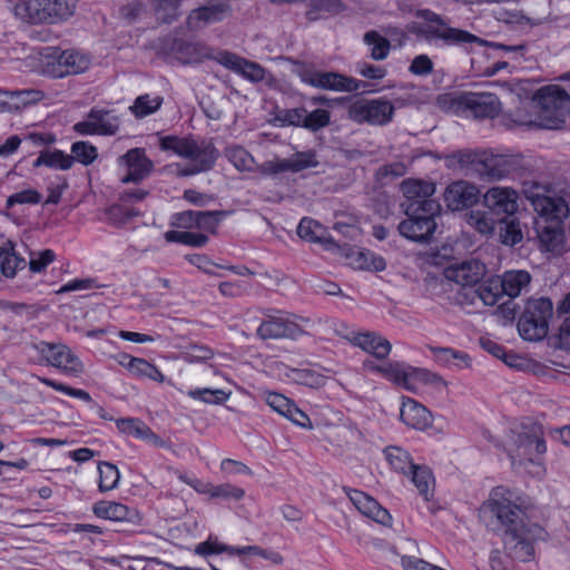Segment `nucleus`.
<instances>
[{
  "mask_svg": "<svg viewBox=\"0 0 570 570\" xmlns=\"http://www.w3.org/2000/svg\"><path fill=\"white\" fill-rule=\"evenodd\" d=\"M487 508L491 512L494 529L502 534L504 552L493 550L490 554L492 570H508L511 560L522 562L534 558V544L543 541L546 530L528 521L524 501L511 489L497 487L491 491Z\"/></svg>",
  "mask_w": 570,
  "mask_h": 570,
  "instance_id": "obj_1",
  "label": "nucleus"
},
{
  "mask_svg": "<svg viewBox=\"0 0 570 570\" xmlns=\"http://www.w3.org/2000/svg\"><path fill=\"white\" fill-rule=\"evenodd\" d=\"M531 112L518 110L515 120L528 127L560 129L570 114V95L558 85L539 88L530 101Z\"/></svg>",
  "mask_w": 570,
  "mask_h": 570,
  "instance_id": "obj_2",
  "label": "nucleus"
},
{
  "mask_svg": "<svg viewBox=\"0 0 570 570\" xmlns=\"http://www.w3.org/2000/svg\"><path fill=\"white\" fill-rule=\"evenodd\" d=\"M161 150L173 151L186 160V164H175L176 176L189 177L210 170L219 156L213 142L197 140L189 136H165L160 138Z\"/></svg>",
  "mask_w": 570,
  "mask_h": 570,
  "instance_id": "obj_3",
  "label": "nucleus"
},
{
  "mask_svg": "<svg viewBox=\"0 0 570 570\" xmlns=\"http://www.w3.org/2000/svg\"><path fill=\"white\" fill-rule=\"evenodd\" d=\"M505 451L512 466L522 468L534 476L543 475V455L547 452V444L540 425H521L512 430Z\"/></svg>",
  "mask_w": 570,
  "mask_h": 570,
  "instance_id": "obj_4",
  "label": "nucleus"
},
{
  "mask_svg": "<svg viewBox=\"0 0 570 570\" xmlns=\"http://www.w3.org/2000/svg\"><path fill=\"white\" fill-rule=\"evenodd\" d=\"M524 196L531 203L537 214L534 224H551L563 222L569 208L566 200L538 183L524 186Z\"/></svg>",
  "mask_w": 570,
  "mask_h": 570,
  "instance_id": "obj_5",
  "label": "nucleus"
},
{
  "mask_svg": "<svg viewBox=\"0 0 570 570\" xmlns=\"http://www.w3.org/2000/svg\"><path fill=\"white\" fill-rule=\"evenodd\" d=\"M32 347L39 355L40 364L52 366L65 375L78 377L85 371L81 360L66 344L40 341Z\"/></svg>",
  "mask_w": 570,
  "mask_h": 570,
  "instance_id": "obj_6",
  "label": "nucleus"
},
{
  "mask_svg": "<svg viewBox=\"0 0 570 570\" xmlns=\"http://www.w3.org/2000/svg\"><path fill=\"white\" fill-rule=\"evenodd\" d=\"M518 165V158L510 155H497L487 150L465 153V167L493 180L505 178Z\"/></svg>",
  "mask_w": 570,
  "mask_h": 570,
  "instance_id": "obj_7",
  "label": "nucleus"
},
{
  "mask_svg": "<svg viewBox=\"0 0 570 570\" xmlns=\"http://www.w3.org/2000/svg\"><path fill=\"white\" fill-rule=\"evenodd\" d=\"M394 115V106L391 101L383 98L357 99L353 101L347 109V116L351 120L358 124H370L373 126H383L389 124Z\"/></svg>",
  "mask_w": 570,
  "mask_h": 570,
  "instance_id": "obj_8",
  "label": "nucleus"
},
{
  "mask_svg": "<svg viewBox=\"0 0 570 570\" xmlns=\"http://www.w3.org/2000/svg\"><path fill=\"white\" fill-rule=\"evenodd\" d=\"M24 66L30 71L51 78H63L68 76L63 51L57 47L32 50L26 57Z\"/></svg>",
  "mask_w": 570,
  "mask_h": 570,
  "instance_id": "obj_9",
  "label": "nucleus"
},
{
  "mask_svg": "<svg viewBox=\"0 0 570 570\" xmlns=\"http://www.w3.org/2000/svg\"><path fill=\"white\" fill-rule=\"evenodd\" d=\"M401 191L409 204L405 210L415 208L422 213H439L440 205L432 196L435 193V185L430 180L409 178L401 183Z\"/></svg>",
  "mask_w": 570,
  "mask_h": 570,
  "instance_id": "obj_10",
  "label": "nucleus"
},
{
  "mask_svg": "<svg viewBox=\"0 0 570 570\" xmlns=\"http://www.w3.org/2000/svg\"><path fill=\"white\" fill-rule=\"evenodd\" d=\"M436 214L422 213L413 207L410 210H405L407 217L399 224L400 234L415 243H429L438 227L435 222Z\"/></svg>",
  "mask_w": 570,
  "mask_h": 570,
  "instance_id": "obj_11",
  "label": "nucleus"
},
{
  "mask_svg": "<svg viewBox=\"0 0 570 570\" xmlns=\"http://www.w3.org/2000/svg\"><path fill=\"white\" fill-rule=\"evenodd\" d=\"M119 128L120 118L111 110L101 108H92L72 127L73 131L81 136H114Z\"/></svg>",
  "mask_w": 570,
  "mask_h": 570,
  "instance_id": "obj_12",
  "label": "nucleus"
},
{
  "mask_svg": "<svg viewBox=\"0 0 570 570\" xmlns=\"http://www.w3.org/2000/svg\"><path fill=\"white\" fill-rule=\"evenodd\" d=\"M117 165L124 171L120 177L122 184H138L147 178L154 169L153 161L142 148L129 149L117 159Z\"/></svg>",
  "mask_w": 570,
  "mask_h": 570,
  "instance_id": "obj_13",
  "label": "nucleus"
},
{
  "mask_svg": "<svg viewBox=\"0 0 570 570\" xmlns=\"http://www.w3.org/2000/svg\"><path fill=\"white\" fill-rule=\"evenodd\" d=\"M299 77L303 82L324 90L337 92H353L361 88L357 79L346 77L338 72H322L312 69H304Z\"/></svg>",
  "mask_w": 570,
  "mask_h": 570,
  "instance_id": "obj_14",
  "label": "nucleus"
},
{
  "mask_svg": "<svg viewBox=\"0 0 570 570\" xmlns=\"http://www.w3.org/2000/svg\"><path fill=\"white\" fill-rule=\"evenodd\" d=\"M317 160L312 151L297 153L289 158L274 159L257 166V171L262 176L276 177L284 173H298L307 168L315 167Z\"/></svg>",
  "mask_w": 570,
  "mask_h": 570,
  "instance_id": "obj_15",
  "label": "nucleus"
},
{
  "mask_svg": "<svg viewBox=\"0 0 570 570\" xmlns=\"http://www.w3.org/2000/svg\"><path fill=\"white\" fill-rule=\"evenodd\" d=\"M194 552L198 556H203L205 558L226 552L232 556H245L253 554L259 556L264 559H272L274 562H279L282 560L281 556L275 552H269L265 549H262L258 546H245V547H232L224 543L218 542L217 539H213L209 537L206 541L198 543L195 547Z\"/></svg>",
  "mask_w": 570,
  "mask_h": 570,
  "instance_id": "obj_16",
  "label": "nucleus"
},
{
  "mask_svg": "<svg viewBox=\"0 0 570 570\" xmlns=\"http://www.w3.org/2000/svg\"><path fill=\"white\" fill-rule=\"evenodd\" d=\"M342 337L379 360L386 358L392 348L391 343L385 337L371 331H352L342 334Z\"/></svg>",
  "mask_w": 570,
  "mask_h": 570,
  "instance_id": "obj_17",
  "label": "nucleus"
},
{
  "mask_svg": "<svg viewBox=\"0 0 570 570\" xmlns=\"http://www.w3.org/2000/svg\"><path fill=\"white\" fill-rule=\"evenodd\" d=\"M519 195L510 187H492L483 196L484 205L494 214L513 215L519 208Z\"/></svg>",
  "mask_w": 570,
  "mask_h": 570,
  "instance_id": "obj_18",
  "label": "nucleus"
},
{
  "mask_svg": "<svg viewBox=\"0 0 570 570\" xmlns=\"http://www.w3.org/2000/svg\"><path fill=\"white\" fill-rule=\"evenodd\" d=\"M217 61L225 68L240 75L252 82H258L265 79L266 71L261 65L235 53L228 51L220 52L217 57Z\"/></svg>",
  "mask_w": 570,
  "mask_h": 570,
  "instance_id": "obj_19",
  "label": "nucleus"
},
{
  "mask_svg": "<svg viewBox=\"0 0 570 570\" xmlns=\"http://www.w3.org/2000/svg\"><path fill=\"white\" fill-rule=\"evenodd\" d=\"M422 17L429 24L422 29V33L429 40H441L446 46L458 45L463 40V31L451 28L440 17L431 11H423Z\"/></svg>",
  "mask_w": 570,
  "mask_h": 570,
  "instance_id": "obj_20",
  "label": "nucleus"
},
{
  "mask_svg": "<svg viewBox=\"0 0 570 570\" xmlns=\"http://www.w3.org/2000/svg\"><path fill=\"white\" fill-rule=\"evenodd\" d=\"M345 492L351 502L362 514L382 525H389L391 523V514L386 509L381 507L375 499L355 489H346Z\"/></svg>",
  "mask_w": 570,
  "mask_h": 570,
  "instance_id": "obj_21",
  "label": "nucleus"
},
{
  "mask_svg": "<svg viewBox=\"0 0 570 570\" xmlns=\"http://www.w3.org/2000/svg\"><path fill=\"white\" fill-rule=\"evenodd\" d=\"M400 417L407 426L425 430L432 424L430 411L413 399H404L400 409Z\"/></svg>",
  "mask_w": 570,
  "mask_h": 570,
  "instance_id": "obj_22",
  "label": "nucleus"
},
{
  "mask_svg": "<svg viewBox=\"0 0 570 570\" xmlns=\"http://www.w3.org/2000/svg\"><path fill=\"white\" fill-rule=\"evenodd\" d=\"M40 24H53L73 14L75 6L66 0H38Z\"/></svg>",
  "mask_w": 570,
  "mask_h": 570,
  "instance_id": "obj_23",
  "label": "nucleus"
},
{
  "mask_svg": "<svg viewBox=\"0 0 570 570\" xmlns=\"http://www.w3.org/2000/svg\"><path fill=\"white\" fill-rule=\"evenodd\" d=\"M563 222H557L551 224H535L537 234L541 246L553 254H559L563 249L564 235H563Z\"/></svg>",
  "mask_w": 570,
  "mask_h": 570,
  "instance_id": "obj_24",
  "label": "nucleus"
},
{
  "mask_svg": "<svg viewBox=\"0 0 570 570\" xmlns=\"http://www.w3.org/2000/svg\"><path fill=\"white\" fill-rule=\"evenodd\" d=\"M96 517L111 521H134L137 512L129 507L115 501H99L94 504Z\"/></svg>",
  "mask_w": 570,
  "mask_h": 570,
  "instance_id": "obj_25",
  "label": "nucleus"
},
{
  "mask_svg": "<svg viewBox=\"0 0 570 570\" xmlns=\"http://www.w3.org/2000/svg\"><path fill=\"white\" fill-rule=\"evenodd\" d=\"M531 275L523 269L507 271L499 278L502 293L510 298L518 297L522 291L529 287L531 283Z\"/></svg>",
  "mask_w": 570,
  "mask_h": 570,
  "instance_id": "obj_26",
  "label": "nucleus"
},
{
  "mask_svg": "<svg viewBox=\"0 0 570 570\" xmlns=\"http://www.w3.org/2000/svg\"><path fill=\"white\" fill-rule=\"evenodd\" d=\"M227 13V8L222 4L203 7L194 10L188 17L190 29H200L209 23L222 20Z\"/></svg>",
  "mask_w": 570,
  "mask_h": 570,
  "instance_id": "obj_27",
  "label": "nucleus"
},
{
  "mask_svg": "<svg viewBox=\"0 0 570 570\" xmlns=\"http://www.w3.org/2000/svg\"><path fill=\"white\" fill-rule=\"evenodd\" d=\"M125 358H128V362H121V364L136 377L149 379L158 383L165 381L164 374L145 358L132 356H125Z\"/></svg>",
  "mask_w": 570,
  "mask_h": 570,
  "instance_id": "obj_28",
  "label": "nucleus"
},
{
  "mask_svg": "<svg viewBox=\"0 0 570 570\" xmlns=\"http://www.w3.org/2000/svg\"><path fill=\"white\" fill-rule=\"evenodd\" d=\"M27 262L16 252L12 243L8 242L0 246V269L3 276L14 277L17 272L23 269Z\"/></svg>",
  "mask_w": 570,
  "mask_h": 570,
  "instance_id": "obj_29",
  "label": "nucleus"
},
{
  "mask_svg": "<svg viewBox=\"0 0 570 570\" xmlns=\"http://www.w3.org/2000/svg\"><path fill=\"white\" fill-rule=\"evenodd\" d=\"M297 234L302 239L312 243L332 244V238L323 225L313 218L304 217L297 226Z\"/></svg>",
  "mask_w": 570,
  "mask_h": 570,
  "instance_id": "obj_30",
  "label": "nucleus"
},
{
  "mask_svg": "<svg viewBox=\"0 0 570 570\" xmlns=\"http://www.w3.org/2000/svg\"><path fill=\"white\" fill-rule=\"evenodd\" d=\"M73 165V158L62 150H43L35 160V166H47L59 170H68Z\"/></svg>",
  "mask_w": 570,
  "mask_h": 570,
  "instance_id": "obj_31",
  "label": "nucleus"
},
{
  "mask_svg": "<svg viewBox=\"0 0 570 570\" xmlns=\"http://www.w3.org/2000/svg\"><path fill=\"white\" fill-rule=\"evenodd\" d=\"M296 325V323H261L256 333L262 340L294 338Z\"/></svg>",
  "mask_w": 570,
  "mask_h": 570,
  "instance_id": "obj_32",
  "label": "nucleus"
},
{
  "mask_svg": "<svg viewBox=\"0 0 570 570\" xmlns=\"http://www.w3.org/2000/svg\"><path fill=\"white\" fill-rule=\"evenodd\" d=\"M553 313V304L547 297L530 298L524 307V321H548Z\"/></svg>",
  "mask_w": 570,
  "mask_h": 570,
  "instance_id": "obj_33",
  "label": "nucleus"
},
{
  "mask_svg": "<svg viewBox=\"0 0 570 570\" xmlns=\"http://www.w3.org/2000/svg\"><path fill=\"white\" fill-rule=\"evenodd\" d=\"M228 161L239 171H253L257 169L254 157L244 147L230 145L224 151Z\"/></svg>",
  "mask_w": 570,
  "mask_h": 570,
  "instance_id": "obj_34",
  "label": "nucleus"
},
{
  "mask_svg": "<svg viewBox=\"0 0 570 570\" xmlns=\"http://www.w3.org/2000/svg\"><path fill=\"white\" fill-rule=\"evenodd\" d=\"M43 98L39 90H8V112L19 111L29 105L36 104Z\"/></svg>",
  "mask_w": 570,
  "mask_h": 570,
  "instance_id": "obj_35",
  "label": "nucleus"
},
{
  "mask_svg": "<svg viewBox=\"0 0 570 570\" xmlns=\"http://www.w3.org/2000/svg\"><path fill=\"white\" fill-rule=\"evenodd\" d=\"M38 0H17L11 2L10 11L20 21L40 24Z\"/></svg>",
  "mask_w": 570,
  "mask_h": 570,
  "instance_id": "obj_36",
  "label": "nucleus"
},
{
  "mask_svg": "<svg viewBox=\"0 0 570 570\" xmlns=\"http://www.w3.org/2000/svg\"><path fill=\"white\" fill-rule=\"evenodd\" d=\"M384 455L391 468L403 474H407L415 465L410 453L400 446H386Z\"/></svg>",
  "mask_w": 570,
  "mask_h": 570,
  "instance_id": "obj_37",
  "label": "nucleus"
},
{
  "mask_svg": "<svg viewBox=\"0 0 570 570\" xmlns=\"http://www.w3.org/2000/svg\"><path fill=\"white\" fill-rule=\"evenodd\" d=\"M163 101L164 99L159 95H141L135 99L129 110L136 118H145L155 114L163 105Z\"/></svg>",
  "mask_w": 570,
  "mask_h": 570,
  "instance_id": "obj_38",
  "label": "nucleus"
},
{
  "mask_svg": "<svg viewBox=\"0 0 570 570\" xmlns=\"http://www.w3.org/2000/svg\"><path fill=\"white\" fill-rule=\"evenodd\" d=\"M351 263L360 269L382 272L386 268L385 259L367 249L357 250L351 256Z\"/></svg>",
  "mask_w": 570,
  "mask_h": 570,
  "instance_id": "obj_39",
  "label": "nucleus"
},
{
  "mask_svg": "<svg viewBox=\"0 0 570 570\" xmlns=\"http://www.w3.org/2000/svg\"><path fill=\"white\" fill-rule=\"evenodd\" d=\"M364 42L367 45L371 57L374 60H384L390 53V41L377 31L366 32L364 35Z\"/></svg>",
  "mask_w": 570,
  "mask_h": 570,
  "instance_id": "obj_40",
  "label": "nucleus"
},
{
  "mask_svg": "<svg viewBox=\"0 0 570 570\" xmlns=\"http://www.w3.org/2000/svg\"><path fill=\"white\" fill-rule=\"evenodd\" d=\"M65 65L68 76L79 75L87 71L90 67V57L75 49L63 50Z\"/></svg>",
  "mask_w": 570,
  "mask_h": 570,
  "instance_id": "obj_41",
  "label": "nucleus"
},
{
  "mask_svg": "<svg viewBox=\"0 0 570 570\" xmlns=\"http://www.w3.org/2000/svg\"><path fill=\"white\" fill-rule=\"evenodd\" d=\"M364 367L367 370L380 373L384 377L395 381V382H405L407 380V373L403 368L402 364L395 362V363H386L383 365H375L371 361L364 362Z\"/></svg>",
  "mask_w": 570,
  "mask_h": 570,
  "instance_id": "obj_42",
  "label": "nucleus"
},
{
  "mask_svg": "<svg viewBox=\"0 0 570 570\" xmlns=\"http://www.w3.org/2000/svg\"><path fill=\"white\" fill-rule=\"evenodd\" d=\"M165 238L167 242L179 243L195 247H202L208 242L207 235L190 230H169L165 234Z\"/></svg>",
  "mask_w": 570,
  "mask_h": 570,
  "instance_id": "obj_43",
  "label": "nucleus"
},
{
  "mask_svg": "<svg viewBox=\"0 0 570 570\" xmlns=\"http://www.w3.org/2000/svg\"><path fill=\"white\" fill-rule=\"evenodd\" d=\"M98 487L101 492L110 491L117 488L120 479V473L115 464L102 461L98 464Z\"/></svg>",
  "mask_w": 570,
  "mask_h": 570,
  "instance_id": "obj_44",
  "label": "nucleus"
},
{
  "mask_svg": "<svg viewBox=\"0 0 570 570\" xmlns=\"http://www.w3.org/2000/svg\"><path fill=\"white\" fill-rule=\"evenodd\" d=\"M187 395L194 400L202 401L206 404H223L229 399L230 393L222 389H193L187 392Z\"/></svg>",
  "mask_w": 570,
  "mask_h": 570,
  "instance_id": "obj_45",
  "label": "nucleus"
},
{
  "mask_svg": "<svg viewBox=\"0 0 570 570\" xmlns=\"http://www.w3.org/2000/svg\"><path fill=\"white\" fill-rule=\"evenodd\" d=\"M73 163L78 161L83 166H89L98 158V149L89 141H76L70 148Z\"/></svg>",
  "mask_w": 570,
  "mask_h": 570,
  "instance_id": "obj_46",
  "label": "nucleus"
},
{
  "mask_svg": "<svg viewBox=\"0 0 570 570\" xmlns=\"http://www.w3.org/2000/svg\"><path fill=\"white\" fill-rule=\"evenodd\" d=\"M225 216L224 212H199L197 210L196 223L194 224L195 229L206 235L216 234V230Z\"/></svg>",
  "mask_w": 570,
  "mask_h": 570,
  "instance_id": "obj_47",
  "label": "nucleus"
},
{
  "mask_svg": "<svg viewBox=\"0 0 570 570\" xmlns=\"http://www.w3.org/2000/svg\"><path fill=\"white\" fill-rule=\"evenodd\" d=\"M519 335L529 342L543 340L549 332V323H515Z\"/></svg>",
  "mask_w": 570,
  "mask_h": 570,
  "instance_id": "obj_48",
  "label": "nucleus"
},
{
  "mask_svg": "<svg viewBox=\"0 0 570 570\" xmlns=\"http://www.w3.org/2000/svg\"><path fill=\"white\" fill-rule=\"evenodd\" d=\"M412 475V482L416 487L419 493L425 499L430 498V485L433 481L431 471L426 466L415 464L409 472Z\"/></svg>",
  "mask_w": 570,
  "mask_h": 570,
  "instance_id": "obj_49",
  "label": "nucleus"
},
{
  "mask_svg": "<svg viewBox=\"0 0 570 570\" xmlns=\"http://www.w3.org/2000/svg\"><path fill=\"white\" fill-rule=\"evenodd\" d=\"M117 429L129 436L141 440L144 433L147 431L148 425L137 417H122L116 420Z\"/></svg>",
  "mask_w": 570,
  "mask_h": 570,
  "instance_id": "obj_50",
  "label": "nucleus"
},
{
  "mask_svg": "<svg viewBox=\"0 0 570 570\" xmlns=\"http://www.w3.org/2000/svg\"><path fill=\"white\" fill-rule=\"evenodd\" d=\"M208 495L213 499H224L239 501L244 498V489L233 485L230 483H223L214 487H208Z\"/></svg>",
  "mask_w": 570,
  "mask_h": 570,
  "instance_id": "obj_51",
  "label": "nucleus"
},
{
  "mask_svg": "<svg viewBox=\"0 0 570 570\" xmlns=\"http://www.w3.org/2000/svg\"><path fill=\"white\" fill-rule=\"evenodd\" d=\"M108 219L115 225H124L131 218L139 215V212L130 207L127 203L120 202L119 204L112 205L108 209Z\"/></svg>",
  "mask_w": 570,
  "mask_h": 570,
  "instance_id": "obj_52",
  "label": "nucleus"
},
{
  "mask_svg": "<svg viewBox=\"0 0 570 570\" xmlns=\"http://www.w3.org/2000/svg\"><path fill=\"white\" fill-rule=\"evenodd\" d=\"M479 297L485 305H494L503 295L499 278L488 279L478 288Z\"/></svg>",
  "mask_w": 570,
  "mask_h": 570,
  "instance_id": "obj_53",
  "label": "nucleus"
},
{
  "mask_svg": "<svg viewBox=\"0 0 570 570\" xmlns=\"http://www.w3.org/2000/svg\"><path fill=\"white\" fill-rule=\"evenodd\" d=\"M444 203L452 212H461L463 209V183L455 181L446 187Z\"/></svg>",
  "mask_w": 570,
  "mask_h": 570,
  "instance_id": "obj_54",
  "label": "nucleus"
},
{
  "mask_svg": "<svg viewBox=\"0 0 570 570\" xmlns=\"http://www.w3.org/2000/svg\"><path fill=\"white\" fill-rule=\"evenodd\" d=\"M465 108L474 107V106H484L485 109L483 111L487 116H492L499 110V101L492 96H479L475 94H465Z\"/></svg>",
  "mask_w": 570,
  "mask_h": 570,
  "instance_id": "obj_55",
  "label": "nucleus"
},
{
  "mask_svg": "<svg viewBox=\"0 0 570 570\" xmlns=\"http://www.w3.org/2000/svg\"><path fill=\"white\" fill-rule=\"evenodd\" d=\"M55 259L56 253L52 249L31 252L29 256V268L32 273H41Z\"/></svg>",
  "mask_w": 570,
  "mask_h": 570,
  "instance_id": "obj_56",
  "label": "nucleus"
},
{
  "mask_svg": "<svg viewBox=\"0 0 570 570\" xmlns=\"http://www.w3.org/2000/svg\"><path fill=\"white\" fill-rule=\"evenodd\" d=\"M181 0H151V7L158 19L168 22L177 13Z\"/></svg>",
  "mask_w": 570,
  "mask_h": 570,
  "instance_id": "obj_57",
  "label": "nucleus"
},
{
  "mask_svg": "<svg viewBox=\"0 0 570 570\" xmlns=\"http://www.w3.org/2000/svg\"><path fill=\"white\" fill-rule=\"evenodd\" d=\"M41 199H42V196L38 190H36L33 188H27V189H23V190H20V191H17V193L10 195L7 198V206L12 207L17 204H19V205H23V204L36 205V204H39L41 202Z\"/></svg>",
  "mask_w": 570,
  "mask_h": 570,
  "instance_id": "obj_58",
  "label": "nucleus"
},
{
  "mask_svg": "<svg viewBox=\"0 0 570 570\" xmlns=\"http://www.w3.org/2000/svg\"><path fill=\"white\" fill-rule=\"evenodd\" d=\"M265 401L268 406H271L275 412L283 415L284 417L287 416L288 412L294 405L292 400L276 392H268L265 396Z\"/></svg>",
  "mask_w": 570,
  "mask_h": 570,
  "instance_id": "obj_59",
  "label": "nucleus"
},
{
  "mask_svg": "<svg viewBox=\"0 0 570 570\" xmlns=\"http://www.w3.org/2000/svg\"><path fill=\"white\" fill-rule=\"evenodd\" d=\"M305 128L316 131L330 124L331 115L326 109L306 110Z\"/></svg>",
  "mask_w": 570,
  "mask_h": 570,
  "instance_id": "obj_60",
  "label": "nucleus"
},
{
  "mask_svg": "<svg viewBox=\"0 0 570 570\" xmlns=\"http://www.w3.org/2000/svg\"><path fill=\"white\" fill-rule=\"evenodd\" d=\"M487 273L485 265L476 259L465 262V286L478 284Z\"/></svg>",
  "mask_w": 570,
  "mask_h": 570,
  "instance_id": "obj_61",
  "label": "nucleus"
},
{
  "mask_svg": "<svg viewBox=\"0 0 570 570\" xmlns=\"http://www.w3.org/2000/svg\"><path fill=\"white\" fill-rule=\"evenodd\" d=\"M100 285L97 283L95 278H76L71 279L68 283H66L63 286L60 287L58 293H69V292H81V291H89V289H96L99 288Z\"/></svg>",
  "mask_w": 570,
  "mask_h": 570,
  "instance_id": "obj_62",
  "label": "nucleus"
},
{
  "mask_svg": "<svg viewBox=\"0 0 570 570\" xmlns=\"http://www.w3.org/2000/svg\"><path fill=\"white\" fill-rule=\"evenodd\" d=\"M465 222L481 234H488L493 229V219L483 213L471 212L469 216L465 214Z\"/></svg>",
  "mask_w": 570,
  "mask_h": 570,
  "instance_id": "obj_63",
  "label": "nucleus"
},
{
  "mask_svg": "<svg viewBox=\"0 0 570 570\" xmlns=\"http://www.w3.org/2000/svg\"><path fill=\"white\" fill-rule=\"evenodd\" d=\"M430 351L435 362L444 366H450L455 360L462 358L459 352L450 347L430 346Z\"/></svg>",
  "mask_w": 570,
  "mask_h": 570,
  "instance_id": "obj_64",
  "label": "nucleus"
}]
</instances>
